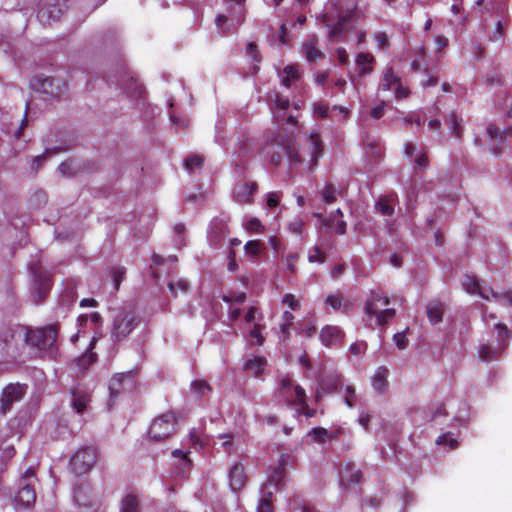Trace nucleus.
<instances>
[{"mask_svg": "<svg viewBox=\"0 0 512 512\" xmlns=\"http://www.w3.org/2000/svg\"><path fill=\"white\" fill-rule=\"evenodd\" d=\"M269 101L275 124L287 134V137L280 134L279 138L281 139L277 140L275 145L281 148L287 156L290 165L306 163L308 168L315 167L323 153L322 141L318 133L312 131L306 139L304 146L297 150L291 138L297 128V119L294 115L287 112L290 107L288 98L275 92L270 96Z\"/></svg>", "mask_w": 512, "mask_h": 512, "instance_id": "nucleus-1", "label": "nucleus"}, {"mask_svg": "<svg viewBox=\"0 0 512 512\" xmlns=\"http://www.w3.org/2000/svg\"><path fill=\"white\" fill-rule=\"evenodd\" d=\"M353 13L354 7L349 6L345 0H331L327 3L322 18L329 28V37L332 41H339L345 37Z\"/></svg>", "mask_w": 512, "mask_h": 512, "instance_id": "nucleus-2", "label": "nucleus"}, {"mask_svg": "<svg viewBox=\"0 0 512 512\" xmlns=\"http://www.w3.org/2000/svg\"><path fill=\"white\" fill-rule=\"evenodd\" d=\"M390 300L379 293H373L366 301L364 311L367 325L384 326L395 317V309L387 308Z\"/></svg>", "mask_w": 512, "mask_h": 512, "instance_id": "nucleus-3", "label": "nucleus"}, {"mask_svg": "<svg viewBox=\"0 0 512 512\" xmlns=\"http://www.w3.org/2000/svg\"><path fill=\"white\" fill-rule=\"evenodd\" d=\"M37 478L32 468H28L19 480V490L16 493L13 505L18 510H28L33 508L36 502L35 484Z\"/></svg>", "mask_w": 512, "mask_h": 512, "instance_id": "nucleus-4", "label": "nucleus"}, {"mask_svg": "<svg viewBox=\"0 0 512 512\" xmlns=\"http://www.w3.org/2000/svg\"><path fill=\"white\" fill-rule=\"evenodd\" d=\"M279 384L281 395L285 397L290 404L298 407V413L304 414L307 417H313L315 415V410L306 405V394L300 385L295 384L289 376H283Z\"/></svg>", "mask_w": 512, "mask_h": 512, "instance_id": "nucleus-5", "label": "nucleus"}, {"mask_svg": "<svg viewBox=\"0 0 512 512\" xmlns=\"http://www.w3.org/2000/svg\"><path fill=\"white\" fill-rule=\"evenodd\" d=\"M462 286L465 291L470 294L478 295L486 300H495L502 305L512 306V291L502 293L495 292L490 287L483 286L480 281L472 275L464 276Z\"/></svg>", "mask_w": 512, "mask_h": 512, "instance_id": "nucleus-6", "label": "nucleus"}, {"mask_svg": "<svg viewBox=\"0 0 512 512\" xmlns=\"http://www.w3.org/2000/svg\"><path fill=\"white\" fill-rule=\"evenodd\" d=\"M227 3L233 4L228 14H219L216 17L215 24L223 33L231 32L240 26L245 17V0H226Z\"/></svg>", "mask_w": 512, "mask_h": 512, "instance_id": "nucleus-7", "label": "nucleus"}, {"mask_svg": "<svg viewBox=\"0 0 512 512\" xmlns=\"http://www.w3.org/2000/svg\"><path fill=\"white\" fill-rule=\"evenodd\" d=\"M493 328L496 332L497 346L492 347L488 344H482L479 348V358L482 361H491L496 356L502 353L504 348L507 346V342L510 338L507 327L502 323L493 324Z\"/></svg>", "mask_w": 512, "mask_h": 512, "instance_id": "nucleus-8", "label": "nucleus"}, {"mask_svg": "<svg viewBox=\"0 0 512 512\" xmlns=\"http://www.w3.org/2000/svg\"><path fill=\"white\" fill-rule=\"evenodd\" d=\"M26 340L28 343L36 346L40 350L51 351L57 340L56 326L51 325L48 327L29 331L26 335Z\"/></svg>", "mask_w": 512, "mask_h": 512, "instance_id": "nucleus-9", "label": "nucleus"}, {"mask_svg": "<svg viewBox=\"0 0 512 512\" xmlns=\"http://www.w3.org/2000/svg\"><path fill=\"white\" fill-rule=\"evenodd\" d=\"M137 326L136 318L128 312L118 313L112 323L111 340L114 343L123 341Z\"/></svg>", "mask_w": 512, "mask_h": 512, "instance_id": "nucleus-10", "label": "nucleus"}, {"mask_svg": "<svg viewBox=\"0 0 512 512\" xmlns=\"http://www.w3.org/2000/svg\"><path fill=\"white\" fill-rule=\"evenodd\" d=\"M176 426L175 416L171 413L157 417L151 424L149 435L152 439L161 441L174 433Z\"/></svg>", "mask_w": 512, "mask_h": 512, "instance_id": "nucleus-11", "label": "nucleus"}, {"mask_svg": "<svg viewBox=\"0 0 512 512\" xmlns=\"http://www.w3.org/2000/svg\"><path fill=\"white\" fill-rule=\"evenodd\" d=\"M97 451L93 447L79 449L71 458L70 464L76 474L88 472L95 464Z\"/></svg>", "mask_w": 512, "mask_h": 512, "instance_id": "nucleus-12", "label": "nucleus"}, {"mask_svg": "<svg viewBox=\"0 0 512 512\" xmlns=\"http://www.w3.org/2000/svg\"><path fill=\"white\" fill-rule=\"evenodd\" d=\"M26 392V386L21 384H10L2 393L1 410L6 413L14 402L20 401Z\"/></svg>", "mask_w": 512, "mask_h": 512, "instance_id": "nucleus-13", "label": "nucleus"}, {"mask_svg": "<svg viewBox=\"0 0 512 512\" xmlns=\"http://www.w3.org/2000/svg\"><path fill=\"white\" fill-rule=\"evenodd\" d=\"M314 114L321 118H330L335 121L344 120L347 118L349 111L345 107L329 106L323 102H318L313 105Z\"/></svg>", "mask_w": 512, "mask_h": 512, "instance_id": "nucleus-14", "label": "nucleus"}, {"mask_svg": "<svg viewBox=\"0 0 512 512\" xmlns=\"http://www.w3.org/2000/svg\"><path fill=\"white\" fill-rule=\"evenodd\" d=\"M390 370L386 366H379L371 376V386L377 395H385L389 390Z\"/></svg>", "mask_w": 512, "mask_h": 512, "instance_id": "nucleus-15", "label": "nucleus"}, {"mask_svg": "<svg viewBox=\"0 0 512 512\" xmlns=\"http://www.w3.org/2000/svg\"><path fill=\"white\" fill-rule=\"evenodd\" d=\"M258 186L255 182L241 181L234 188V199L239 204H248L253 200V196L257 192Z\"/></svg>", "mask_w": 512, "mask_h": 512, "instance_id": "nucleus-16", "label": "nucleus"}, {"mask_svg": "<svg viewBox=\"0 0 512 512\" xmlns=\"http://www.w3.org/2000/svg\"><path fill=\"white\" fill-rule=\"evenodd\" d=\"M33 290L39 300L43 299L51 288L50 276L42 273L38 267L32 268Z\"/></svg>", "mask_w": 512, "mask_h": 512, "instance_id": "nucleus-17", "label": "nucleus"}, {"mask_svg": "<svg viewBox=\"0 0 512 512\" xmlns=\"http://www.w3.org/2000/svg\"><path fill=\"white\" fill-rule=\"evenodd\" d=\"M147 503V499L134 493H128L121 499L120 512H137L139 510L148 509Z\"/></svg>", "mask_w": 512, "mask_h": 512, "instance_id": "nucleus-18", "label": "nucleus"}, {"mask_svg": "<svg viewBox=\"0 0 512 512\" xmlns=\"http://www.w3.org/2000/svg\"><path fill=\"white\" fill-rule=\"evenodd\" d=\"M362 473L352 463H346L339 470V481L341 486H350L361 480Z\"/></svg>", "mask_w": 512, "mask_h": 512, "instance_id": "nucleus-19", "label": "nucleus"}, {"mask_svg": "<svg viewBox=\"0 0 512 512\" xmlns=\"http://www.w3.org/2000/svg\"><path fill=\"white\" fill-rule=\"evenodd\" d=\"M78 332L71 336L70 341L76 343L82 332L83 327L90 326L91 329L97 330L102 325V318L99 313L93 312L91 314H85L78 317Z\"/></svg>", "mask_w": 512, "mask_h": 512, "instance_id": "nucleus-20", "label": "nucleus"}, {"mask_svg": "<svg viewBox=\"0 0 512 512\" xmlns=\"http://www.w3.org/2000/svg\"><path fill=\"white\" fill-rule=\"evenodd\" d=\"M344 334L337 326L326 325L320 332V340L326 347L334 346L343 340Z\"/></svg>", "mask_w": 512, "mask_h": 512, "instance_id": "nucleus-21", "label": "nucleus"}, {"mask_svg": "<svg viewBox=\"0 0 512 512\" xmlns=\"http://www.w3.org/2000/svg\"><path fill=\"white\" fill-rule=\"evenodd\" d=\"M247 477L244 466L241 463H235L229 470V484L233 492L240 491L246 484Z\"/></svg>", "mask_w": 512, "mask_h": 512, "instance_id": "nucleus-22", "label": "nucleus"}, {"mask_svg": "<svg viewBox=\"0 0 512 512\" xmlns=\"http://www.w3.org/2000/svg\"><path fill=\"white\" fill-rule=\"evenodd\" d=\"M375 64V57L368 52H359L355 56V65L360 77L367 76L372 73Z\"/></svg>", "mask_w": 512, "mask_h": 512, "instance_id": "nucleus-23", "label": "nucleus"}, {"mask_svg": "<svg viewBox=\"0 0 512 512\" xmlns=\"http://www.w3.org/2000/svg\"><path fill=\"white\" fill-rule=\"evenodd\" d=\"M228 234V228L224 221L213 220L209 230V242L212 246L217 247Z\"/></svg>", "mask_w": 512, "mask_h": 512, "instance_id": "nucleus-24", "label": "nucleus"}, {"mask_svg": "<svg viewBox=\"0 0 512 512\" xmlns=\"http://www.w3.org/2000/svg\"><path fill=\"white\" fill-rule=\"evenodd\" d=\"M302 54L308 62H314L324 57V53L318 48V40L315 36L309 37L303 42Z\"/></svg>", "mask_w": 512, "mask_h": 512, "instance_id": "nucleus-25", "label": "nucleus"}, {"mask_svg": "<svg viewBox=\"0 0 512 512\" xmlns=\"http://www.w3.org/2000/svg\"><path fill=\"white\" fill-rule=\"evenodd\" d=\"M339 434V430H327L322 427H315L308 432V436L317 443H326L334 440L338 438Z\"/></svg>", "mask_w": 512, "mask_h": 512, "instance_id": "nucleus-26", "label": "nucleus"}, {"mask_svg": "<svg viewBox=\"0 0 512 512\" xmlns=\"http://www.w3.org/2000/svg\"><path fill=\"white\" fill-rule=\"evenodd\" d=\"M98 340L99 336L94 335L90 341L89 349L76 360V365L80 371L85 370L96 361L97 355L92 350Z\"/></svg>", "mask_w": 512, "mask_h": 512, "instance_id": "nucleus-27", "label": "nucleus"}, {"mask_svg": "<svg viewBox=\"0 0 512 512\" xmlns=\"http://www.w3.org/2000/svg\"><path fill=\"white\" fill-rule=\"evenodd\" d=\"M39 90L51 97H58L62 92V84L59 80L46 77L39 82Z\"/></svg>", "mask_w": 512, "mask_h": 512, "instance_id": "nucleus-28", "label": "nucleus"}, {"mask_svg": "<svg viewBox=\"0 0 512 512\" xmlns=\"http://www.w3.org/2000/svg\"><path fill=\"white\" fill-rule=\"evenodd\" d=\"M62 14V10L56 5H47L42 7L38 12V19L43 24H51L58 20Z\"/></svg>", "mask_w": 512, "mask_h": 512, "instance_id": "nucleus-29", "label": "nucleus"}, {"mask_svg": "<svg viewBox=\"0 0 512 512\" xmlns=\"http://www.w3.org/2000/svg\"><path fill=\"white\" fill-rule=\"evenodd\" d=\"M405 155L407 157H415L414 162L420 169H424L428 165V157L425 152L418 150L415 144L407 143L405 145Z\"/></svg>", "mask_w": 512, "mask_h": 512, "instance_id": "nucleus-30", "label": "nucleus"}, {"mask_svg": "<svg viewBox=\"0 0 512 512\" xmlns=\"http://www.w3.org/2000/svg\"><path fill=\"white\" fill-rule=\"evenodd\" d=\"M325 225L337 234L343 235L346 233L347 225L343 220V213L340 209L331 214L330 218L326 220Z\"/></svg>", "mask_w": 512, "mask_h": 512, "instance_id": "nucleus-31", "label": "nucleus"}, {"mask_svg": "<svg viewBox=\"0 0 512 512\" xmlns=\"http://www.w3.org/2000/svg\"><path fill=\"white\" fill-rule=\"evenodd\" d=\"M89 401H90V396L86 391H84L80 388H76L73 390L72 406L76 410V412H78V413L83 412L86 409Z\"/></svg>", "mask_w": 512, "mask_h": 512, "instance_id": "nucleus-32", "label": "nucleus"}, {"mask_svg": "<svg viewBox=\"0 0 512 512\" xmlns=\"http://www.w3.org/2000/svg\"><path fill=\"white\" fill-rule=\"evenodd\" d=\"M272 498L273 491L270 489L269 485H264L261 489L256 512H272Z\"/></svg>", "mask_w": 512, "mask_h": 512, "instance_id": "nucleus-33", "label": "nucleus"}, {"mask_svg": "<svg viewBox=\"0 0 512 512\" xmlns=\"http://www.w3.org/2000/svg\"><path fill=\"white\" fill-rule=\"evenodd\" d=\"M281 84L290 88L299 79V70L297 66L288 65L279 73Z\"/></svg>", "mask_w": 512, "mask_h": 512, "instance_id": "nucleus-34", "label": "nucleus"}, {"mask_svg": "<svg viewBox=\"0 0 512 512\" xmlns=\"http://www.w3.org/2000/svg\"><path fill=\"white\" fill-rule=\"evenodd\" d=\"M289 460V455L282 454L279 459V466L274 469L273 473L270 475L269 478V485H278L281 483V481L284 478V469L285 465L287 464Z\"/></svg>", "mask_w": 512, "mask_h": 512, "instance_id": "nucleus-35", "label": "nucleus"}, {"mask_svg": "<svg viewBox=\"0 0 512 512\" xmlns=\"http://www.w3.org/2000/svg\"><path fill=\"white\" fill-rule=\"evenodd\" d=\"M443 305L439 302H431L427 305V316L432 324H438L442 320Z\"/></svg>", "mask_w": 512, "mask_h": 512, "instance_id": "nucleus-36", "label": "nucleus"}, {"mask_svg": "<svg viewBox=\"0 0 512 512\" xmlns=\"http://www.w3.org/2000/svg\"><path fill=\"white\" fill-rule=\"evenodd\" d=\"M399 82L400 78L394 74L391 68H388L383 73L379 86L382 90H391L392 88H395V86L398 85Z\"/></svg>", "mask_w": 512, "mask_h": 512, "instance_id": "nucleus-37", "label": "nucleus"}, {"mask_svg": "<svg viewBox=\"0 0 512 512\" xmlns=\"http://www.w3.org/2000/svg\"><path fill=\"white\" fill-rule=\"evenodd\" d=\"M172 457L175 460V464L178 467L179 470L182 472H185L186 469H188L191 465V460L188 457V452L181 450V449H175L172 452Z\"/></svg>", "mask_w": 512, "mask_h": 512, "instance_id": "nucleus-38", "label": "nucleus"}, {"mask_svg": "<svg viewBox=\"0 0 512 512\" xmlns=\"http://www.w3.org/2000/svg\"><path fill=\"white\" fill-rule=\"evenodd\" d=\"M265 366L266 360L262 357H255L254 359H250L244 365L245 369L252 373L254 376L260 375Z\"/></svg>", "mask_w": 512, "mask_h": 512, "instance_id": "nucleus-39", "label": "nucleus"}, {"mask_svg": "<svg viewBox=\"0 0 512 512\" xmlns=\"http://www.w3.org/2000/svg\"><path fill=\"white\" fill-rule=\"evenodd\" d=\"M131 379H132L131 374H117V375H115L111 379L110 384H109V391H110L111 397H114V396H116L119 393L120 387L122 386V383L125 380L131 381Z\"/></svg>", "mask_w": 512, "mask_h": 512, "instance_id": "nucleus-40", "label": "nucleus"}, {"mask_svg": "<svg viewBox=\"0 0 512 512\" xmlns=\"http://www.w3.org/2000/svg\"><path fill=\"white\" fill-rule=\"evenodd\" d=\"M487 133L491 139H503L512 136V127L501 129L495 125H489Z\"/></svg>", "mask_w": 512, "mask_h": 512, "instance_id": "nucleus-41", "label": "nucleus"}, {"mask_svg": "<svg viewBox=\"0 0 512 512\" xmlns=\"http://www.w3.org/2000/svg\"><path fill=\"white\" fill-rule=\"evenodd\" d=\"M326 304L330 305L335 311H345L347 309V303L343 302V298L338 294L328 295L326 298Z\"/></svg>", "mask_w": 512, "mask_h": 512, "instance_id": "nucleus-42", "label": "nucleus"}, {"mask_svg": "<svg viewBox=\"0 0 512 512\" xmlns=\"http://www.w3.org/2000/svg\"><path fill=\"white\" fill-rule=\"evenodd\" d=\"M263 325L255 323L253 328L250 330L251 345H262L264 343V336L262 335Z\"/></svg>", "mask_w": 512, "mask_h": 512, "instance_id": "nucleus-43", "label": "nucleus"}, {"mask_svg": "<svg viewBox=\"0 0 512 512\" xmlns=\"http://www.w3.org/2000/svg\"><path fill=\"white\" fill-rule=\"evenodd\" d=\"M263 249L264 245L260 240L248 241L244 246L245 253L250 257L257 256Z\"/></svg>", "mask_w": 512, "mask_h": 512, "instance_id": "nucleus-44", "label": "nucleus"}, {"mask_svg": "<svg viewBox=\"0 0 512 512\" xmlns=\"http://www.w3.org/2000/svg\"><path fill=\"white\" fill-rule=\"evenodd\" d=\"M188 287V282L184 279H177L169 283V289L175 297L178 296L179 292L186 293L188 291Z\"/></svg>", "mask_w": 512, "mask_h": 512, "instance_id": "nucleus-45", "label": "nucleus"}, {"mask_svg": "<svg viewBox=\"0 0 512 512\" xmlns=\"http://www.w3.org/2000/svg\"><path fill=\"white\" fill-rule=\"evenodd\" d=\"M343 397L346 405L350 408L354 407L357 403V395L354 387L347 385L343 388Z\"/></svg>", "mask_w": 512, "mask_h": 512, "instance_id": "nucleus-46", "label": "nucleus"}, {"mask_svg": "<svg viewBox=\"0 0 512 512\" xmlns=\"http://www.w3.org/2000/svg\"><path fill=\"white\" fill-rule=\"evenodd\" d=\"M325 258V253L318 246H315L309 250L308 261L310 263H324Z\"/></svg>", "mask_w": 512, "mask_h": 512, "instance_id": "nucleus-47", "label": "nucleus"}, {"mask_svg": "<svg viewBox=\"0 0 512 512\" xmlns=\"http://www.w3.org/2000/svg\"><path fill=\"white\" fill-rule=\"evenodd\" d=\"M438 445L448 446L450 449H454L458 446L457 440L451 433H446L438 437L436 440Z\"/></svg>", "mask_w": 512, "mask_h": 512, "instance_id": "nucleus-48", "label": "nucleus"}, {"mask_svg": "<svg viewBox=\"0 0 512 512\" xmlns=\"http://www.w3.org/2000/svg\"><path fill=\"white\" fill-rule=\"evenodd\" d=\"M376 209L384 216H390L394 212V208L388 199H380L376 204Z\"/></svg>", "mask_w": 512, "mask_h": 512, "instance_id": "nucleus-49", "label": "nucleus"}, {"mask_svg": "<svg viewBox=\"0 0 512 512\" xmlns=\"http://www.w3.org/2000/svg\"><path fill=\"white\" fill-rule=\"evenodd\" d=\"M446 124L450 128L451 132L456 136L459 137L461 135V129L459 127L458 118L454 113H451L446 118Z\"/></svg>", "mask_w": 512, "mask_h": 512, "instance_id": "nucleus-50", "label": "nucleus"}, {"mask_svg": "<svg viewBox=\"0 0 512 512\" xmlns=\"http://www.w3.org/2000/svg\"><path fill=\"white\" fill-rule=\"evenodd\" d=\"M244 228L250 232H258L261 233L264 230L263 225L261 224L258 218H250L245 221Z\"/></svg>", "mask_w": 512, "mask_h": 512, "instance_id": "nucleus-51", "label": "nucleus"}, {"mask_svg": "<svg viewBox=\"0 0 512 512\" xmlns=\"http://www.w3.org/2000/svg\"><path fill=\"white\" fill-rule=\"evenodd\" d=\"M202 162L203 160L200 156L193 155L185 159L184 166L189 172H191L195 168H199L202 165Z\"/></svg>", "mask_w": 512, "mask_h": 512, "instance_id": "nucleus-52", "label": "nucleus"}, {"mask_svg": "<svg viewBox=\"0 0 512 512\" xmlns=\"http://www.w3.org/2000/svg\"><path fill=\"white\" fill-rule=\"evenodd\" d=\"M262 318V314L255 307H251L245 315V321L247 323H260Z\"/></svg>", "mask_w": 512, "mask_h": 512, "instance_id": "nucleus-53", "label": "nucleus"}, {"mask_svg": "<svg viewBox=\"0 0 512 512\" xmlns=\"http://www.w3.org/2000/svg\"><path fill=\"white\" fill-rule=\"evenodd\" d=\"M323 199L326 203L330 204L336 200V189L333 185L328 184L322 193Z\"/></svg>", "mask_w": 512, "mask_h": 512, "instance_id": "nucleus-54", "label": "nucleus"}, {"mask_svg": "<svg viewBox=\"0 0 512 512\" xmlns=\"http://www.w3.org/2000/svg\"><path fill=\"white\" fill-rule=\"evenodd\" d=\"M192 388L198 395H205L206 392L210 391V386L204 380H196L192 383Z\"/></svg>", "mask_w": 512, "mask_h": 512, "instance_id": "nucleus-55", "label": "nucleus"}, {"mask_svg": "<svg viewBox=\"0 0 512 512\" xmlns=\"http://www.w3.org/2000/svg\"><path fill=\"white\" fill-rule=\"evenodd\" d=\"M377 47L379 49H387L389 47V38L384 32H377L374 34Z\"/></svg>", "mask_w": 512, "mask_h": 512, "instance_id": "nucleus-56", "label": "nucleus"}, {"mask_svg": "<svg viewBox=\"0 0 512 512\" xmlns=\"http://www.w3.org/2000/svg\"><path fill=\"white\" fill-rule=\"evenodd\" d=\"M58 169L63 175H71L77 171V167L73 161H66L61 163Z\"/></svg>", "mask_w": 512, "mask_h": 512, "instance_id": "nucleus-57", "label": "nucleus"}, {"mask_svg": "<svg viewBox=\"0 0 512 512\" xmlns=\"http://www.w3.org/2000/svg\"><path fill=\"white\" fill-rule=\"evenodd\" d=\"M335 57L338 63L342 66H345L349 63V54L346 49L339 47L335 50Z\"/></svg>", "mask_w": 512, "mask_h": 512, "instance_id": "nucleus-58", "label": "nucleus"}, {"mask_svg": "<svg viewBox=\"0 0 512 512\" xmlns=\"http://www.w3.org/2000/svg\"><path fill=\"white\" fill-rule=\"evenodd\" d=\"M255 415H256V418L257 420L260 422V423H263V424H268V425H273L276 423V417L273 416V415H263L260 411V409H256L255 410Z\"/></svg>", "mask_w": 512, "mask_h": 512, "instance_id": "nucleus-59", "label": "nucleus"}, {"mask_svg": "<svg viewBox=\"0 0 512 512\" xmlns=\"http://www.w3.org/2000/svg\"><path fill=\"white\" fill-rule=\"evenodd\" d=\"M282 302L292 310H297L300 307L299 301L292 294H285L283 296Z\"/></svg>", "mask_w": 512, "mask_h": 512, "instance_id": "nucleus-60", "label": "nucleus"}, {"mask_svg": "<svg viewBox=\"0 0 512 512\" xmlns=\"http://www.w3.org/2000/svg\"><path fill=\"white\" fill-rule=\"evenodd\" d=\"M419 55L421 57V59H415L413 60L411 66H412V69L414 71H419L421 70L423 67L426 68V64L424 63V58H425V49L423 47L420 48L419 50Z\"/></svg>", "mask_w": 512, "mask_h": 512, "instance_id": "nucleus-61", "label": "nucleus"}, {"mask_svg": "<svg viewBox=\"0 0 512 512\" xmlns=\"http://www.w3.org/2000/svg\"><path fill=\"white\" fill-rule=\"evenodd\" d=\"M250 151V145L248 140H241L236 144L235 152L239 157L247 155Z\"/></svg>", "mask_w": 512, "mask_h": 512, "instance_id": "nucleus-62", "label": "nucleus"}, {"mask_svg": "<svg viewBox=\"0 0 512 512\" xmlns=\"http://www.w3.org/2000/svg\"><path fill=\"white\" fill-rule=\"evenodd\" d=\"M303 221L299 218L294 219L289 223V230L294 234H301L303 228Z\"/></svg>", "mask_w": 512, "mask_h": 512, "instance_id": "nucleus-63", "label": "nucleus"}, {"mask_svg": "<svg viewBox=\"0 0 512 512\" xmlns=\"http://www.w3.org/2000/svg\"><path fill=\"white\" fill-rule=\"evenodd\" d=\"M246 53L250 56L254 61L260 62V58L258 56V49L254 43H248L246 46Z\"/></svg>", "mask_w": 512, "mask_h": 512, "instance_id": "nucleus-64", "label": "nucleus"}]
</instances>
